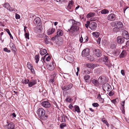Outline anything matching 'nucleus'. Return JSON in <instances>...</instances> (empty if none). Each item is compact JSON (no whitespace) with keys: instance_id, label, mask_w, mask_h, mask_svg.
I'll use <instances>...</instances> for the list:
<instances>
[{"instance_id":"nucleus-36","label":"nucleus","mask_w":129,"mask_h":129,"mask_svg":"<svg viewBox=\"0 0 129 129\" xmlns=\"http://www.w3.org/2000/svg\"><path fill=\"white\" fill-rule=\"evenodd\" d=\"M39 55H37L35 56V58L36 60V62L38 63L39 60Z\"/></svg>"},{"instance_id":"nucleus-11","label":"nucleus","mask_w":129,"mask_h":129,"mask_svg":"<svg viewBox=\"0 0 129 129\" xmlns=\"http://www.w3.org/2000/svg\"><path fill=\"white\" fill-rule=\"evenodd\" d=\"M73 86V84H70L69 85H67L62 87V89L63 90L66 91L71 89L72 87Z\"/></svg>"},{"instance_id":"nucleus-38","label":"nucleus","mask_w":129,"mask_h":129,"mask_svg":"<svg viewBox=\"0 0 129 129\" xmlns=\"http://www.w3.org/2000/svg\"><path fill=\"white\" fill-rule=\"evenodd\" d=\"M95 14L92 13H90L87 15V17L88 18H90L91 17L94 16Z\"/></svg>"},{"instance_id":"nucleus-7","label":"nucleus","mask_w":129,"mask_h":129,"mask_svg":"<svg viewBox=\"0 0 129 129\" xmlns=\"http://www.w3.org/2000/svg\"><path fill=\"white\" fill-rule=\"evenodd\" d=\"M37 114L39 118L43 120L46 119L48 116L47 114L37 113Z\"/></svg>"},{"instance_id":"nucleus-45","label":"nucleus","mask_w":129,"mask_h":129,"mask_svg":"<svg viewBox=\"0 0 129 129\" xmlns=\"http://www.w3.org/2000/svg\"><path fill=\"white\" fill-rule=\"evenodd\" d=\"M43 60L40 61L39 63V66L40 67H42L44 65V63Z\"/></svg>"},{"instance_id":"nucleus-19","label":"nucleus","mask_w":129,"mask_h":129,"mask_svg":"<svg viewBox=\"0 0 129 129\" xmlns=\"http://www.w3.org/2000/svg\"><path fill=\"white\" fill-rule=\"evenodd\" d=\"M6 126L7 127L8 129H14V123L12 122H11L6 125Z\"/></svg>"},{"instance_id":"nucleus-4","label":"nucleus","mask_w":129,"mask_h":129,"mask_svg":"<svg viewBox=\"0 0 129 129\" xmlns=\"http://www.w3.org/2000/svg\"><path fill=\"white\" fill-rule=\"evenodd\" d=\"M41 105L44 107L46 108H49L51 106L50 103L49 102L46 101H43L41 103Z\"/></svg>"},{"instance_id":"nucleus-14","label":"nucleus","mask_w":129,"mask_h":129,"mask_svg":"<svg viewBox=\"0 0 129 129\" xmlns=\"http://www.w3.org/2000/svg\"><path fill=\"white\" fill-rule=\"evenodd\" d=\"M37 81L36 80L33 79L29 81L28 85L29 87H31L37 83Z\"/></svg>"},{"instance_id":"nucleus-61","label":"nucleus","mask_w":129,"mask_h":129,"mask_svg":"<svg viewBox=\"0 0 129 129\" xmlns=\"http://www.w3.org/2000/svg\"><path fill=\"white\" fill-rule=\"evenodd\" d=\"M6 31L8 34H10V31L9 29H6Z\"/></svg>"},{"instance_id":"nucleus-31","label":"nucleus","mask_w":129,"mask_h":129,"mask_svg":"<svg viewBox=\"0 0 129 129\" xmlns=\"http://www.w3.org/2000/svg\"><path fill=\"white\" fill-rule=\"evenodd\" d=\"M104 61L105 62V64L106 65H108L109 64V61L108 60V58L106 56H105L104 58Z\"/></svg>"},{"instance_id":"nucleus-20","label":"nucleus","mask_w":129,"mask_h":129,"mask_svg":"<svg viewBox=\"0 0 129 129\" xmlns=\"http://www.w3.org/2000/svg\"><path fill=\"white\" fill-rule=\"evenodd\" d=\"M123 35L124 38L126 40L129 39V35L128 33L126 31H124L123 33Z\"/></svg>"},{"instance_id":"nucleus-59","label":"nucleus","mask_w":129,"mask_h":129,"mask_svg":"<svg viewBox=\"0 0 129 129\" xmlns=\"http://www.w3.org/2000/svg\"><path fill=\"white\" fill-rule=\"evenodd\" d=\"M50 81L52 83L54 82V78L51 79H50Z\"/></svg>"},{"instance_id":"nucleus-54","label":"nucleus","mask_w":129,"mask_h":129,"mask_svg":"<svg viewBox=\"0 0 129 129\" xmlns=\"http://www.w3.org/2000/svg\"><path fill=\"white\" fill-rule=\"evenodd\" d=\"M84 72L87 74H89L91 72V71L85 70L84 71Z\"/></svg>"},{"instance_id":"nucleus-57","label":"nucleus","mask_w":129,"mask_h":129,"mask_svg":"<svg viewBox=\"0 0 129 129\" xmlns=\"http://www.w3.org/2000/svg\"><path fill=\"white\" fill-rule=\"evenodd\" d=\"M126 46L127 47H129V41H127L126 43Z\"/></svg>"},{"instance_id":"nucleus-21","label":"nucleus","mask_w":129,"mask_h":129,"mask_svg":"<svg viewBox=\"0 0 129 129\" xmlns=\"http://www.w3.org/2000/svg\"><path fill=\"white\" fill-rule=\"evenodd\" d=\"M46 66L48 69L50 71L53 70L54 68V66L52 63H51L50 64H47Z\"/></svg>"},{"instance_id":"nucleus-37","label":"nucleus","mask_w":129,"mask_h":129,"mask_svg":"<svg viewBox=\"0 0 129 129\" xmlns=\"http://www.w3.org/2000/svg\"><path fill=\"white\" fill-rule=\"evenodd\" d=\"M93 36L96 38H98L100 35L99 33L98 32H94L92 33Z\"/></svg>"},{"instance_id":"nucleus-12","label":"nucleus","mask_w":129,"mask_h":129,"mask_svg":"<svg viewBox=\"0 0 129 129\" xmlns=\"http://www.w3.org/2000/svg\"><path fill=\"white\" fill-rule=\"evenodd\" d=\"M103 88L108 91H110L111 89V86L108 83H106L103 86Z\"/></svg>"},{"instance_id":"nucleus-52","label":"nucleus","mask_w":129,"mask_h":129,"mask_svg":"<svg viewBox=\"0 0 129 129\" xmlns=\"http://www.w3.org/2000/svg\"><path fill=\"white\" fill-rule=\"evenodd\" d=\"M15 17L17 19H19L20 18V16L17 13L15 14Z\"/></svg>"},{"instance_id":"nucleus-40","label":"nucleus","mask_w":129,"mask_h":129,"mask_svg":"<svg viewBox=\"0 0 129 129\" xmlns=\"http://www.w3.org/2000/svg\"><path fill=\"white\" fill-rule=\"evenodd\" d=\"M75 110L77 112H80V109L78 106H75Z\"/></svg>"},{"instance_id":"nucleus-43","label":"nucleus","mask_w":129,"mask_h":129,"mask_svg":"<svg viewBox=\"0 0 129 129\" xmlns=\"http://www.w3.org/2000/svg\"><path fill=\"white\" fill-rule=\"evenodd\" d=\"M66 101L67 102H71L73 100L70 97H69L67 98L66 99Z\"/></svg>"},{"instance_id":"nucleus-64","label":"nucleus","mask_w":129,"mask_h":129,"mask_svg":"<svg viewBox=\"0 0 129 129\" xmlns=\"http://www.w3.org/2000/svg\"><path fill=\"white\" fill-rule=\"evenodd\" d=\"M116 99L112 101V102L114 103H115Z\"/></svg>"},{"instance_id":"nucleus-2","label":"nucleus","mask_w":129,"mask_h":129,"mask_svg":"<svg viewBox=\"0 0 129 129\" xmlns=\"http://www.w3.org/2000/svg\"><path fill=\"white\" fill-rule=\"evenodd\" d=\"M34 23L36 25L39 26L42 24L41 20L39 17H37L34 19Z\"/></svg>"},{"instance_id":"nucleus-15","label":"nucleus","mask_w":129,"mask_h":129,"mask_svg":"<svg viewBox=\"0 0 129 129\" xmlns=\"http://www.w3.org/2000/svg\"><path fill=\"white\" fill-rule=\"evenodd\" d=\"M116 41L118 43L121 44L124 42V39L121 37H118L117 38Z\"/></svg>"},{"instance_id":"nucleus-49","label":"nucleus","mask_w":129,"mask_h":129,"mask_svg":"<svg viewBox=\"0 0 129 129\" xmlns=\"http://www.w3.org/2000/svg\"><path fill=\"white\" fill-rule=\"evenodd\" d=\"M3 50L5 51L8 53H9L10 52V50H8L7 48H4V49Z\"/></svg>"},{"instance_id":"nucleus-39","label":"nucleus","mask_w":129,"mask_h":129,"mask_svg":"<svg viewBox=\"0 0 129 129\" xmlns=\"http://www.w3.org/2000/svg\"><path fill=\"white\" fill-rule=\"evenodd\" d=\"M102 121L106 124L108 126L109 124L107 121L106 120L105 118H104L102 119Z\"/></svg>"},{"instance_id":"nucleus-29","label":"nucleus","mask_w":129,"mask_h":129,"mask_svg":"<svg viewBox=\"0 0 129 129\" xmlns=\"http://www.w3.org/2000/svg\"><path fill=\"white\" fill-rule=\"evenodd\" d=\"M97 98L99 100L100 102L101 103H103L104 102V100L102 98L100 94L98 95Z\"/></svg>"},{"instance_id":"nucleus-3","label":"nucleus","mask_w":129,"mask_h":129,"mask_svg":"<svg viewBox=\"0 0 129 129\" xmlns=\"http://www.w3.org/2000/svg\"><path fill=\"white\" fill-rule=\"evenodd\" d=\"M79 29V28L72 25L70 29H68L69 33H73L74 32L77 31Z\"/></svg>"},{"instance_id":"nucleus-34","label":"nucleus","mask_w":129,"mask_h":129,"mask_svg":"<svg viewBox=\"0 0 129 129\" xmlns=\"http://www.w3.org/2000/svg\"><path fill=\"white\" fill-rule=\"evenodd\" d=\"M10 46L11 50L13 51H15V46L14 45L13 43H11L10 44Z\"/></svg>"},{"instance_id":"nucleus-55","label":"nucleus","mask_w":129,"mask_h":129,"mask_svg":"<svg viewBox=\"0 0 129 129\" xmlns=\"http://www.w3.org/2000/svg\"><path fill=\"white\" fill-rule=\"evenodd\" d=\"M121 73L122 75L124 76L125 75L124 72L123 70H122L121 71Z\"/></svg>"},{"instance_id":"nucleus-30","label":"nucleus","mask_w":129,"mask_h":129,"mask_svg":"<svg viewBox=\"0 0 129 129\" xmlns=\"http://www.w3.org/2000/svg\"><path fill=\"white\" fill-rule=\"evenodd\" d=\"M44 42L46 44H48L49 43V38L48 37L46 36L44 37Z\"/></svg>"},{"instance_id":"nucleus-22","label":"nucleus","mask_w":129,"mask_h":129,"mask_svg":"<svg viewBox=\"0 0 129 129\" xmlns=\"http://www.w3.org/2000/svg\"><path fill=\"white\" fill-rule=\"evenodd\" d=\"M55 28L53 27L47 30V34L50 35L52 34L55 31Z\"/></svg>"},{"instance_id":"nucleus-44","label":"nucleus","mask_w":129,"mask_h":129,"mask_svg":"<svg viewBox=\"0 0 129 129\" xmlns=\"http://www.w3.org/2000/svg\"><path fill=\"white\" fill-rule=\"evenodd\" d=\"M120 29L117 27H115L113 29V31L114 32H117L119 31Z\"/></svg>"},{"instance_id":"nucleus-9","label":"nucleus","mask_w":129,"mask_h":129,"mask_svg":"<svg viewBox=\"0 0 129 129\" xmlns=\"http://www.w3.org/2000/svg\"><path fill=\"white\" fill-rule=\"evenodd\" d=\"M27 65L28 68L30 70L32 73L33 74H35V72L32 64L29 62H28Z\"/></svg>"},{"instance_id":"nucleus-33","label":"nucleus","mask_w":129,"mask_h":129,"mask_svg":"<svg viewBox=\"0 0 129 129\" xmlns=\"http://www.w3.org/2000/svg\"><path fill=\"white\" fill-rule=\"evenodd\" d=\"M100 12L102 14H105L108 13L109 12V11L106 9H104L101 11Z\"/></svg>"},{"instance_id":"nucleus-32","label":"nucleus","mask_w":129,"mask_h":129,"mask_svg":"<svg viewBox=\"0 0 129 129\" xmlns=\"http://www.w3.org/2000/svg\"><path fill=\"white\" fill-rule=\"evenodd\" d=\"M38 113H45V111L42 108H40L37 110Z\"/></svg>"},{"instance_id":"nucleus-42","label":"nucleus","mask_w":129,"mask_h":129,"mask_svg":"<svg viewBox=\"0 0 129 129\" xmlns=\"http://www.w3.org/2000/svg\"><path fill=\"white\" fill-rule=\"evenodd\" d=\"M66 124L65 123H61L60 125V127L61 129H63L64 127H66Z\"/></svg>"},{"instance_id":"nucleus-18","label":"nucleus","mask_w":129,"mask_h":129,"mask_svg":"<svg viewBox=\"0 0 129 129\" xmlns=\"http://www.w3.org/2000/svg\"><path fill=\"white\" fill-rule=\"evenodd\" d=\"M96 56L98 57H100L102 55L101 51L99 49H96L94 50Z\"/></svg>"},{"instance_id":"nucleus-63","label":"nucleus","mask_w":129,"mask_h":129,"mask_svg":"<svg viewBox=\"0 0 129 129\" xmlns=\"http://www.w3.org/2000/svg\"><path fill=\"white\" fill-rule=\"evenodd\" d=\"M69 107L70 109H72L73 107V106L71 104H70L69 106Z\"/></svg>"},{"instance_id":"nucleus-6","label":"nucleus","mask_w":129,"mask_h":129,"mask_svg":"<svg viewBox=\"0 0 129 129\" xmlns=\"http://www.w3.org/2000/svg\"><path fill=\"white\" fill-rule=\"evenodd\" d=\"M89 28L92 30H95L96 28L97 24L94 22H91L89 24Z\"/></svg>"},{"instance_id":"nucleus-58","label":"nucleus","mask_w":129,"mask_h":129,"mask_svg":"<svg viewBox=\"0 0 129 129\" xmlns=\"http://www.w3.org/2000/svg\"><path fill=\"white\" fill-rule=\"evenodd\" d=\"M128 8V7H125L124 8L123 11L124 13H125V11Z\"/></svg>"},{"instance_id":"nucleus-16","label":"nucleus","mask_w":129,"mask_h":129,"mask_svg":"<svg viewBox=\"0 0 129 129\" xmlns=\"http://www.w3.org/2000/svg\"><path fill=\"white\" fill-rule=\"evenodd\" d=\"M70 21H71L72 24V25L73 26L78 27L80 25V23L79 22L76 21L73 19L71 20Z\"/></svg>"},{"instance_id":"nucleus-60","label":"nucleus","mask_w":129,"mask_h":129,"mask_svg":"<svg viewBox=\"0 0 129 129\" xmlns=\"http://www.w3.org/2000/svg\"><path fill=\"white\" fill-rule=\"evenodd\" d=\"M44 36V34H40L39 35V37H40L41 38H42Z\"/></svg>"},{"instance_id":"nucleus-10","label":"nucleus","mask_w":129,"mask_h":129,"mask_svg":"<svg viewBox=\"0 0 129 129\" xmlns=\"http://www.w3.org/2000/svg\"><path fill=\"white\" fill-rule=\"evenodd\" d=\"M4 7L10 11H13V8L11 7L9 4L8 3H5L4 5Z\"/></svg>"},{"instance_id":"nucleus-51","label":"nucleus","mask_w":129,"mask_h":129,"mask_svg":"<svg viewBox=\"0 0 129 129\" xmlns=\"http://www.w3.org/2000/svg\"><path fill=\"white\" fill-rule=\"evenodd\" d=\"M120 52L118 50H117L114 52L115 54H116L117 55H118L120 53Z\"/></svg>"},{"instance_id":"nucleus-53","label":"nucleus","mask_w":129,"mask_h":129,"mask_svg":"<svg viewBox=\"0 0 129 129\" xmlns=\"http://www.w3.org/2000/svg\"><path fill=\"white\" fill-rule=\"evenodd\" d=\"M114 94V93L113 92L110 91L108 94V95L109 96H112Z\"/></svg>"},{"instance_id":"nucleus-25","label":"nucleus","mask_w":129,"mask_h":129,"mask_svg":"<svg viewBox=\"0 0 129 129\" xmlns=\"http://www.w3.org/2000/svg\"><path fill=\"white\" fill-rule=\"evenodd\" d=\"M125 103V101H122L121 103V104L122 107L121 108V110L122 111V113H124L125 111L124 110V104Z\"/></svg>"},{"instance_id":"nucleus-56","label":"nucleus","mask_w":129,"mask_h":129,"mask_svg":"<svg viewBox=\"0 0 129 129\" xmlns=\"http://www.w3.org/2000/svg\"><path fill=\"white\" fill-rule=\"evenodd\" d=\"M83 38L82 37V36L81 35V37L80 38V40H79L80 42L81 43H82L83 42Z\"/></svg>"},{"instance_id":"nucleus-41","label":"nucleus","mask_w":129,"mask_h":129,"mask_svg":"<svg viewBox=\"0 0 129 129\" xmlns=\"http://www.w3.org/2000/svg\"><path fill=\"white\" fill-rule=\"evenodd\" d=\"M90 78V76L88 75H85L84 77V79L86 82H87L86 81L89 79Z\"/></svg>"},{"instance_id":"nucleus-23","label":"nucleus","mask_w":129,"mask_h":129,"mask_svg":"<svg viewBox=\"0 0 129 129\" xmlns=\"http://www.w3.org/2000/svg\"><path fill=\"white\" fill-rule=\"evenodd\" d=\"M93 85L95 86H97L99 85V81L93 79L91 81Z\"/></svg>"},{"instance_id":"nucleus-46","label":"nucleus","mask_w":129,"mask_h":129,"mask_svg":"<svg viewBox=\"0 0 129 129\" xmlns=\"http://www.w3.org/2000/svg\"><path fill=\"white\" fill-rule=\"evenodd\" d=\"M86 23L85 24V26L87 28H88L89 27V25L90 23V21H86Z\"/></svg>"},{"instance_id":"nucleus-35","label":"nucleus","mask_w":129,"mask_h":129,"mask_svg":"<svg viewBox=\"0 0 129 129\" xmlns=\"http://www.w3.org/2000/svg\"><path fill=\"white\" fill-rule=\"evenodd\" d=\"M29 82V80L28 79H24L22 81V82L23 84H28Z\"/></svg>"},{"instance_id":"nucleus-8","label":"nucleus","mask_w":129,"mask_h":129,"mask_svg":"<svg viewBox=\"0 0 129 129\" xmlns=\"http://www.w3.org/2000/svg\"><path fill=\"white\" fill-rule=\"evenodd\" d=\"M107 18L109 20L114 21L116 19L115 15L113 13H111L108 16Z\"/></svg>"},{"instance_id":"nucleus-17","label":"nucleus","mask_w":129,"mask_h":129,"mask_svg":"<svg viewBox=\"0 0 129 129\" xmlns=\"http://www.w3.org/2000/svg\"><path fill=\"white\" fill-rule=\"evenodd\" d=\"M48 54L47 53L46 55H45L44 57H42L41 58V60L43 61H45V58H46V60L47 61H49L51 59V57L48 56Z\"/></svg>"},{"instance_id":"nucleus-27","label":"nucleus","mask_w":129,"mask_h":129,"mask_svg":"<svg viewBox=\"0 0 129 129\" xmlns=\"http://www.w3.org/2000/svg\"><path fill=\"white\" fill-rule=\"evenodd\" d=\"M47 52L46 50L45 49H41L40 51V53L41 55H44Z\"/></svg>"},{"instance_id":"nucleus-47","label":"nucleus","mask_w":129,"mask_h":129,"mask_svg":"<svg viewBox=\"0 0 129 129\" xmlns=\"http://www.w3.org/2000/svg\"><path fill=\"white\" fill-rule=\"evenodd\" d=\"M116 45L115 44H112L110 45V48L112 49H114L115 48Z\"/></svg>"},{"instance_id":"nucleus-50","label":"nucleus","mask_w":129,"mask_h":129,"mask_svg":"<svg viewBox=\"0 0 129 129\" xmlns=\"http://www.w3.org/2000/svg\"><path fill=\"white\" fill-rule=\"evenodd\" d=\"M92 105L93 106L95 107H98L99 106V104L97 103H93Z\"/></svg>"},{"instance_id":"nucleus-13","label":"nucleus","mask_w":129,"mask_h":129,"mask_svg":"<svg viewBox=\"0 0 129 129\" xmlns=\"http://www.w3.org/2000/svg\"><path fill=\"white\" fill-rule=\"evenodd\" d=\"M63 34L62 31L60 29H58L57 30L56 35L55 36V37H58L60 36H62Z\"/></svg>"},{"instance_id":"nucleus-28","label":"nucleus","mask_w":129,"mask_h":129,"mask_svg":"<svg viewBox=\"0 0 129 129\" xmlns=\"http://www.w3.org/2000/svg\"><path fill=\"white\" fill-rule=\"evenodd\" d=\"M117 26L119 29L123 27V24L121 22H117Z\"/></svg>"},{"instance_id":"nucleus-48","label":"nucleus","mask_w":129,"mask_h":129,"mask_svg":"<svg viewBox=\"0 0 129 129\" xmlns=\"http://www.w3.org/2000/svg\"><path fill=\"white\" fill-rule=\"evenodd\" d=\"M25 38L28 39H29V34L27 33H26L25 34Z\"/></svg>"},{"instance_id":"nucleus-5","label":"nucleus","mask_w":129,"mask_h":129,"mask_svg":"<svg viewBox=\"0 0 129 129\" xmlns=\"http://www.w3.org/2000/svg\"><path fill=\"white\" fill-rule=\"evenodd\" d=\"M73 3L74 2L72 0L70 1L69 2L67 6V9L68 10L70 11V10H71V11H72L74 7L73 5Z\"/></svg>"},{"instance_id":"nucleus-1","label":"nucleus","mask_w":129,"mask_h":129,"mask_svg":"<svg viewBox=\"0 0 129 129\" xmlns=\"http://www.w3.org/2000/svg\"><path fill=\"white\" fill-rule=\"evenodd\" d=\"M89 49L88 48H86L84 49L82 52L81 55L83 57L87 56L88 58V60L90 61L93 60L92 57L89 56Z\"/></svg>"},{"instance_id":"nucleus-26","label":"nucleus","mask_w":129,"mask_h":129,"mask_svg":"<svg viewBox=\"0 0 129 129\" xmlns=\"http://www.w3.org/2000/svg\"><path fill=\"white\" fill-rule=\"evenodd\" d=\"M86 66L90 68H94L95 67L93 63H89L86 64Z\"/></svg>"},{"instance_id":"nucleus-62","label":"nucleus","mask_w":129,"mask_h":129,"mask_svg":"<svg viewBox=\"0 0 129 129\" xmlns=\"http://www.w3.org/2000/svg\"><path fill=\"white\" fill-rule=\"evenodd\" d=\"M101 41L100 39V38H98V39L97 40V42L99 43H100Z\"/></svg>"},{"instance_id":"nucleus-24","label":"nucleus","mask_w":129,"mask_h":129,"mask_svg":"<svg viewBox=\"0 0 129 129\" xmlns=\"http://www.w3.org/2000/svg\"><path fill=\"white\" fill-rule=\"evenodd\" d=\"M127 54L125 50H123L119 55L120 58H122L125 57Z\"/></svg>"}]
</instances>
